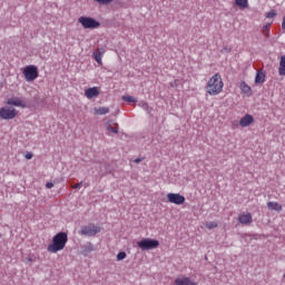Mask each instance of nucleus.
I'll list each match as a JSON object with an SVG mask.
<instances>
[{"label":"nucleus","instance_id":"nucleus-22","mask_svg":"<svg viewBox=\"0 0 285 285\" xmlns=\"http://www.w3.org/2000/svg\"><path fill=\"white\" fill-rule=\"evenodd\" d=\"M122 101H126L127 104H137V98L125 95L122 96Z\"/></svg>","mask_w":285,"mask_h":285},{"label":"nucleus","instance_id":"nucleus-14","mask_svg":"<svg viewBox=\"0 0 285 285\" xmlns=\"http://www.w3.org/2000/svg\"><path fill=\"white\" fill-rule=\"evenodd\" d=\"M85 96L87 99H95V97H99V87H91L86 89Z\"/></svg>","mask_w":285,"mask_h":285},{"label":"nucleus","instance_id":"nucleus-23","mask_svg":"<svg viewBox=\"0 0 285 285\" xmlns=\"http://www.w3.org/2000/svg\"><path fill=\"white\" fill-rule=\"evenodd\" d=\"M273 22H269L263 27V35L264 37H268L271 35V26Z\"/></svg>","mask_w":285,"mask_h":285},{"label":"nucleus","instance_id":"nucleus-26","mask_svg":"<svg viewBox=\"0 0 285 285\" xmlns=\"http://www.w3.org/2000/svg\"><path fill=\"white\" fill-rule=\"evenodd\" d=\"M267 19H274V17H277V11L272 10L266 13Z\"/></svg>","mask_w":285,"mask_h":285},{"label":"nucleus","instance_id":"nucleus-20","mask_svg":"<svg viewBox=\"0 0 285 285\" xmlns=\"http://www.w3.org/2000/svg\"><path fill=\"white\" fill-rule=\"evenodd\" d=\"M235 3L240 10H246V8H248V0H235Z\"/></svg>","mask_w":285,"mask_h":285},{"label":"nucleus","instance_id":"nucleus-11","mask_svg":"<svg viewBox=\"0 0 285 285\" xmlns=\"http://www.w3.org/2000/svg\"><path fill=\"white\" fill-rule=\"evenodd\" d=\"M252 124H255V117L250 114H246L243 118L239 120V126L242 128H248Z\"/></svg>","mask_w":285,"mask_h":285},{"label":"nucleus","instance_id":"nucleus-13","mask_svg":"<svg viewBox=\"0 0 285 285\" xmlns=\"http://www.w3.org/2000/svg\"><path fill=\"white\" fill-rule=\"evenodd\" d=\"M106 128L108 130V135H111V134L117 135V132H119V125L114 120L107 121Z\"/></svg>","mask_w":285,"mask_h":285},{"label":"nucleus","instance_id":"nucleus-15","mask_svg":"<svg viewBox=\"0 0 285 285\" xmlns=\"http://www.w3.org/2000/svg\"><path fill=\"white\" fill-rule=\"evenodd\" d=\"M104 55H106V49L105 48H99L97 49L95 52H94V58H95V61H97V63L99 66H101L104 62H102V57Z\"/></svg>","mask_w":285,"mask_h":285},{"label":"nucleus","instance_id":"nucleus-31","mask_svg":"<svg viewBox=\"0 0 285 285\" xmlns=\"http://www.w3.org/2000/svg\"><path fill=\"white\" fill-rule=\"evenodd\" d=\"M46 188H55V184H52V183H47V184H46Z\"/></svg>","mask_w":285,"mask_h":285},{"label":"nucleus","instance_id":"nucleus-28","mask_svg":"<svg viewBox=\"0 0 285 285\" xmlns=\"http://www.w3.org/2000/svg\"><path fill=\"white\" fill-rule=\"evenodd\" d=\"M141 108H142L144 110H147V112H150V110H153V109L150 108V106H148V102L142 104Z\"/></svg>","mask_w":285,"mask_h":285},{"label":"nucleus","instance_id":"nucleus-5","mask_svg":"<svg viewBox=\"0 0 285 285\" xmlns=\"http://www.w3.org/2000/svg\"><path fill=\"white\" fill-rule=\"evenodd\" d=\"M22 73L26 81H35L39 77V69L35 65H29L23 69Z\"/></svg>","mask_w":285,"mask_h":285},{"label":"nucleus","instance_id":"nucleus-24","mask_svg":"<svg viewBox=\"0 0 285 285\" xmlns=\"http://www.w3.org/2000/svg\"><path fill=\"white\" fill-rule=\"evenodd\" d=\"M126 257H128V255L126 254V252H119L117 254V262H124V259H126Z\"/></svg>","mask_w":285,"mask_h":285},{"label":"nucleus","instance_id":"nucleus-27","mask_svg":"<svg viewBox=\"0 0 285 285\" xmlns=\"http://www.w3.org/2000/svg\"><path fill=\"white\" fill-rule=\"evenodd\" d=\"M97 3H100L101 6H108V3H112L114 0H95Z\"/></svg>","mask_w":285,"mask_h":285},{"label":"nucleus","instance_id":"nucleus-3","mask_svg":"<svg viewBox=\"0 0 285 285\" xmlns=\"http://www.w3.org/2000/svg\"><path fill=\"white\" fill-rule=\"evenodd\" d=\"M138 248L140 250H155V248H159V240L153 238H142L137 242Z\"/></svg>","mask_w":285,"mask_h":285},{"label":"nucleus","instance_id":"nucleus-1","mask_svg":"<svg viewBox=\"0 0 285 285\" xmlns=\"http://www.w3.org/2000/svg\"><path fill=\"white\" fill-rule=\"evenodd\" d=\"M206 92L207 95H210V97H217V95L224 92V80L222 79V75L215 73L209 78L206 86Z\"/></svg>","mask_w":285,"mask_h":285},{"label":"nucleus","instance_id":"nucleus-17","mask_svg":"<svg viewBox=\"0 0 285 285\" xmlns=\"http://www.w3.org/2000/svg\"><path fill=\"white\" fill-rule=\"evenodd\" d=\"M278 75L279 77H285V55L281 57V61L278 66Z\"/></svg>","mask_w":285,"mask_h":285},{"label":"nucleus","instance_id":"nucleus-32","mask_svg":"<svg viewBox=\"0 0 285 285\" xmlns=\"http://www.w3.org/2000/svg\"><path fill=\"white\" fill-rule=\"evenodd\" d=\"M282 29L285 30V16L283 17V21H282Z\"/></svg>","mask_w":285,"mask_h":285},{"label":"nucleus","instance_id":"nucleus-4","mask_svg":"<svg viewBox=\"0 0 285 285\" xmlns=\"http://www.w3.org/2000/svg\"><path fill=\"white\" fill-rule=\"evenodd\" d=\"M78 23H80L82 28H85V30H95L99 28V26H101V23L95 20V18L83 17V16L78 18Z\"/></svg>","mask_w":285,"mask_h":285},{"label":"nucleus","instance_id":"nucleus-19","mask_svg":"<svg viewBox=\"0 0 285 285\" xmlns=\"http://www.w3.org/2000/svg\"><path fill=\"white\" fill-rule=\"evenodd\" d=\"M267 207L269 208V210H282V205H279V203L276 202H269L267 203Z\"/></svg>","mask_w":285,"mask_h":285},{"label":"nucleus","instance_id":"nucleus-2","mask_svg":"<svg viewBox=\"0 0 285 285\" xmlns=\"http://www.w3.org/2000/svg\"><path fill=\"white\" fill-rule=\"evenodd\" d=\"M68 244V234L66 232H60L52 237L51 243L48 245V253L57 254L61 253Z\"/></svg>","mask_w":285,"mask_h":285},{"label":"nucleus","instance_id":"nucleus-33","mask_svg":"<svg viewBox=\"0 0 285 285\" xmlns=\"http://www.w3.org/2000/svg\"><path fill=\"white\" fill-rule=\"evenodd\" d=\"M134 161H135V164H140V161H142V159L141 158H136Z\"/></svg>","mask_w":285,"mask_h":285},{"label":"nucleus","instance_id":"nucleus-30","mask_svg":"<svg viewBox=\"0 0 285 285\" xmlns=\"http://www.w3.org/2000/svg\"><path fill=\"white\" fill-rule=\"evenodd\" d=\"M24 157H26L27 159H32V157H35V155H32V153H27V154L24 155Z\"/></svg>","mask_w":285,"mask_h":285},{"label":"nucleus","instance_id":"nucleus-25","mask_svg":"<svg viewBox=\"0 0 285 285\" xmlns=\"http://www.w3.org/2000/svg\"><path fill=\"white\" fill-rule=\"evenodd\" d=\"M205 228H208L209 230H213V228H217V223L216 222L206 223Z\"/></svg>","mask_w":285,"mask_h":285},{"label":"nucleus","instance_id":"nucleus-29","mask_svg":"<svg viewBox=\"0 0 285 285\" xmlns=\"http://www.w3.org/2000/svg\"><path fill=\"white\" fill-rule=\"evenodd\" d=\"M82 185H83V183H78V184L73 185L72 188L75 190H77V189L81 188Z\"/></svg>","mask_w":285,"mask_h":285},{"label":"nucleus","instance_id":"nucleus-18","mask_svg":"<svg viewBox=\"0 0 285 285\" xmlns=\"http://www.w3.org/2000/svg\"><path fill=\"white\" fill-rule=\"evenodd\" d=\"M266 81V73L262 70L257 71L255 77V83H264Z\"/></svg>","mask_w":285,"mask_h":285},{"label":"nucleus","instance_id":"nucleus-10","mask_svg":"<svg viewBox=\"0 0 285 285\" xmlns=\"http://www.w3.org/2000/svg\"><path fill=\"white\" fill-rule=\"evenodd\" d=\"M7 106H16V108H28V105L26 104V101L17 97L8 98Z\"/></svg>","mask_w":285,"mask_h":285},{"label":"nucleus","instance_id":"nucleus-16","mask_svg":"<svg viewBox=\"0 0 285 285\" xmlns=\"http://www.w3.org/2000/svg\"><path fill=\"white\" fill-rule=\"evenodd\" d=\"M239 88L243 95H247V97H253V89L250 88V86H248V83H246V81H242Z\"/></svg>","mask_w":285,"mask_h":285},{"label":"nucleus","instance_id":"nucleus-9","mask_svg":"<svg viewBox=\"0 0 285 285\" xmlns=\"http://www.w3.org/2000/svg\"><path fill=\"white\" fill-rule=\"evenodd\" d=\"M238 222L243 226H248V225L253 224V214H250L248 212H244V213L239 214Z\"/></svg>","mask_w":285,"mask_h":285},{"label":"nucleus","instance_id":"nucleus-7","mask_svg":"<svg viewBox=\"0 0 285 285\" xmlns=\"http://www.w3.org/2000/svg\"><path fill=\"white\" fill-rule=\"evenodd\" d=\"M101 233V227L90 224L81 228L80 234L81 235H88V237H92L97 234Z\"/></svg>","mask_w":285,"mask_h":285},{"label":"nucleus","instance_id":"nucleus-21","mask_svg":"<svg viewBox=\"0 0 285 285\" xmlns=\"http://www.w3.org/2000/svg\"><path fill=\"white\" fill-rule=\"evenodd\" d=\"M110 112V108L108 107H99L95 109L96 115H108Z\"/></svg>","mask_w":285,"mask_h":285},{"label":"nucleus","instance_id":"nucleus-6","mask_svg":"<svg viewBox=\"0 0 285 285\" xmlns=\"http://www.w3.org/2000/svg\"><path fill=\"white\" fill-rule=\"evenodd\" d=\"M19 115V111L13 107H2L0 108V119H4L6 121H10L14 119Z\"/></svg>","mask_w":285,"mask_h":285},{"label":"nucleus","instance_id":"nucleus-12","mask_svg":"<svg viewBox=\"0 0 285 285\" xmlns=\"http://www.w3.org/2000/svg\"><path fill=\"white\" fill-rule=\"evenodd\" d=\"M174 285H197V282L188 276H179L175 279Z\"/></svg>","mask_w":285,"mask_h":285},{"label":"nucleus","instance_id":"nucleus-8","mask_svg":"<svg viewBox=\"0 0 285 285\" xmlns=\"http://www.w3.org/2000/svg\"><path fill=\"white\" fill-rule=\"evenodd\" d=\"M167 200L169 204H176V206H181V204L186 203V197L181 196L180 194L169 193L167 194Z\"/></svg>","mask_w":285,"mask_h":285}]
</instances>
